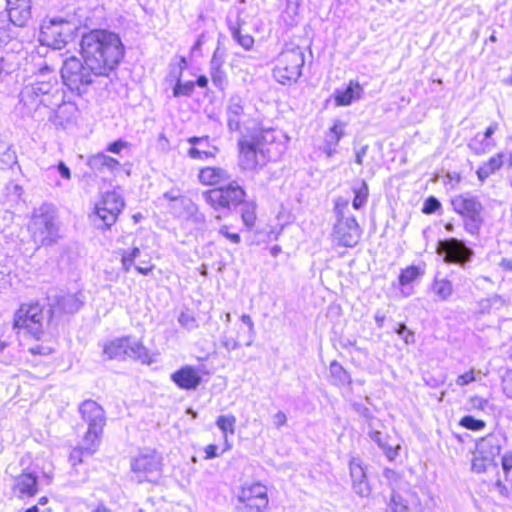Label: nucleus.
<instances>
[{
    "instance_id": "1",
    "label": "nucleus",
    "mask_w": 512,
    "mask_h": 512,
    "mask_svg": "<svg viewBox=\"0 0 512 512\" xmlns=\"http://www.w3.org/2000/svg\"><path fill=\"white\" fill-rule=\"evenodd\" d=\"M81 55L85 63L107 76L124 57V46L118 34L106 29H94L82 35Z\"/></svg>"
},
{
    "instance_id": "2",
    "label": "nucleus",
    "mask_w": 512,
    "mask_h": 512,
    "mask_svg": "<svg viewBox=\"0 0 512 512\" xmlns=\"http://www.w3.org/2000/svg\"><path fill=\"white\" fill-rule=\"evenodd\" d=\"M20 101L29 111L40 107L55 110L64 102V96L56 72L43 65L20 92Z\"/></svg>"
},
{
    "instance_id": "3",
    "label": "nucleus",
    "mask_w": 512,
    "mask_h": 512,
    "mask_svg": "<svg viewBox=\"0 0 512 512\" xmlns=\"http://www.w3.org/2000/svg\"><path fill=\"white\" fill-rule=\"evenodd\" d=\"M275 131L258 130L249 135H242L238 141L239 166L242 170H255L274 159Z\"/></svg>"
},
{
    "instance_id": "4",
    "label": "nucleus",
    "mask_w": 512,
    "mask_h": 512,
    "mask_svg": "<svg viewBox=\"0 0 512 512\" xmlns=\"http://www.w3.org/2000/svg\"><path fill=\"white\" fill-rule=\"evenodd\" d=\"M28 230L37 247L52 246L61 238L55 210L47 204L34 210Z\"/></svg>"
},
{
    "instance_id": "5",
    "label": "nucleus",
    "mask_w": 512,
    "mask_h": 512,
    "mask_svg": "<svg viewBox=\"0 0 512 512\" xmlns=\"http://www.w3.org/2000/svg\"><path fill=\"white\" fill-rule=\"evenodd\" d=\"M63 83L78 95H82L98 77H108L105 73L92 70L83 60L70 57L63 63L61 69Z\"/></svg>"
},
{
    "instance_id": "6",
    "label": "nucleus",
    "mask_w": 512,
    "mask_h": 512,
    "mask_svg": "<svg viewBox=\"0 0 512 512\" xmlns=\"http://www.w3.org/2000/svg\"><path fill=\"white\" fill-rule=\"evenodd\" d=\"M78 29L76 21L61 17L51 18L41 25L40 41L46 46L60 50L74 39Z\"/></svg>"
},
{
    "instance_id": "7",
    "label": "nucleus",
    "mask_w": 512,
    "mask_h": 512,
    "mask_svg": "<svg viewBox=\"0 0 512 512\" xmlns=\"http://www.w3.org/2000/svg\"><path fill=\"white\" fill-rule=\"evenodd\" d=\"M304 62V53L299 46L286 47L276 59L273 76L283 85L296 82L302 74Z\"/></svg>"
},
{
    "instance_id": "8",
    "label": "nucleus",
    "mask_w": 512,
    "mask_h": 512,
    "mask_svg": "<svg viewBox=\"0 0 512 512\" xmlns=\"http://www.w3.org/2000/svg\"><path fill=\"white\" fill-rule=\"evenodd\" d=\"M228 184L208 190L203 193L205 202L215 211L222 209L232 210L243 203L246 192L235 180L227 181Z\"/></svg>"
},
{
    "instance_id": "9",
    "label": "nucleus",
    "mask_w": 512,
    "mask_h": 512,
    "mask_svg": "<svg viewBox=\"0 0 512 512\" xmlns=\"http://www.w3.org/2000/svg\"><path fill=\"white\" fill-rule=\"evenodd\" d=\"M347 209V201L336 202L337 221L334 225L333 235L339 246L354 247L361 237V229L353 215H346L344 210Z\"/></svg>"
},
{
    "instance_id": "10",
    "label": "nucleus",
    "mask_w": 512,
    "mask_h": 512,
    "mask_svg": "<svg viewBox=\"0 0 512 512\" xmlns=\"http://www.w3.org/2000/svg\"><path fill=\"white\" fill-rule=\"evenodd\" d=\"M451 204L455 213H457L463 221L467 231L477 232L483 223L481 202L469 195H458L451 200Z\"/></svg>"
},
{
    "instance_id": "11",
    "label": "nucleus",
    "mask_w": 512,
    "mask_h": 512,
    "mask_svg": "<svg viewBox=\"0 0 512 512\" xmlns=\"http://www.w3.org/2000/svg\"><path fill=\"white\" fill-rule=\"evenodd\" d=\"M131 470L139 483L157 482L162 473L161 456L152 450L142 452L132 460Z\"/></svg>"
},
{
    "instance_id": "12",
    "label": "nucleus",
    "mask_w": 512,
    "mask_h": 512,
    "mask_svg": "<svg viewBox=\"0 0 512 512\" xmlns=\"http://www.w3.org/2000/svg\"><path fill=\"white\" fill-rule=\"evenodd\" d=\"M237 499L239 512H262L268 505L267 488L260 483L244 484Z\"/></svg>"
},
{
    "instance_id": "13",
    "label": "nucleus",
    "mask_w": 512,
    "mask_h": 512,
    "mask_svg": "<svg viewBox=\"0 0 512 512\" xmlns=\"http://www.w3.org/2000/svg\"><path fill=\"white\" fill-rule=\"evenodd\" d=\"M79 413L82 419L88 424L85 433V442L99 441L106 423L105 412L103 408L94 400L83 401L79 406Z\"/></svg>"
},
{
    "instance_id": "14",
    "label": "nucleus",
    "mask_w": 512,
    "mask_h": 512,
    "mask_svg": "<svg viewBox=\"0 0 512 512\" xmlns=\"http://www.w3.org/2000/svg\"><path fill=\"white\" fill-rule=\"evenodd\" d=\"M124 206L121 194L115 190L107 191L95 205V220L101 221L105 228H109L116 222Z\"/></svg>"
},
{
    "instance_id": "15",
    "label": "nucleus",
    "mask_w": 512,
    "mask_h": 512,
    "mask_svg": "<svg viewBox=\"0 0 512 512\" xmlns=\"http://www.w3.org/2000/svg\"><path fill=\"white\" fill-rule=\"evenodd\" d=\"M43 321V311L38 303L22 305L16 312L14 318V327L25 329L34 338L40 339Z\"/></svg>"
},
{
    "instance_id": "16",
    "label": "nucleus",
    "mask_w": 512,
    "mask_h": 512,
    "mask_svg": "<svg viewBox=\"0 0 512 512\" xmlns=\"http://www.w3.org/2000/svg\"><path fill=\"white\" fill-rule=\"evenodd\" d=\"M252 108L238 94L231 95L225 108L227 127L230 132H241V128L252 116Z\"/></svg>"
},
{
    "instance_id": "17",
    "label": "nucleus",
    "mask_w": 512,
    "mask_h": 512,
    "mask_svg": "<svg viewBox=\"0 0 512 512\" xmlns=\"http://www.w3.org/2000/svg\"><path fill=\"white\" fill-rule=\"evenodd\" d=\"M191 147L187 151V155L194 160H207L215 158L219 149L211 144L209 136L197 137L193 136L187 139Z\"/></svg>"
},
{
    "instance_id": "18",
    "label": "nucleus",
    "mask_w": 512,
    "mask_h": 512,
    "mask_svg": "<svg viewBox=\"0 0 512 512\" xmlns=\"http://www.w3.org/2000/svg\"><path fill=\"white\" fill-rule=\"evenodd\" d=\"M170 378L182 390H196L202 381L200 370L190 365H185L176 370Z\"/></svg>"
},
{
    "instance_id": "19",
    "label": "nucleus",
    "mask_w": 512,
    "mask_h": 512,
    "mask_svg": "<svg viewBox=\"0 0 512 512\" xmlns=\"http://www.w3.org/2000/svg\"><path fill=\"white\" fill-rule=\"evenodd\" d=\"M6 11L12 24L23 27L31 18V0H6Z\"/></svg>"
},
{
    "instance_id": "20",
    "label": "nucleus",
    "mask_w": 512,
    "mask_h": 512,
    "mask_svg": "<svg viewBox=\"0 0 512 512\" xmlns=\"http://www.w3.org/2000/svg\"><path fill=\"white\" fill-rule=\"evenodd\" d=\"M425 274L424 268L411 265L402 269L398 276V288L402 297H410L414 294L413 284L420 280Z\"/></svg>"
},
{
    "instance_id": "21",
    "label": "nucleus",
    "mask_w": 512,
    "mask_h": 512,
    "mask_svg": "<svg viewBox=\"0 0 512 512\" xmlns=\"http://www.w3.org/2000/svg\"><path fill=\"white\" fill-rule=\"evenodd\" d=\"M163 198L168 201V209L179 218H184L189 210L194 209V202L184 195H181L179 189H171L163 194Z\"/></svg>"
},
{
    "instance_id": "22",
    "label": "nucleus",
    "mask_w": 512,
    "mask_h": 512,
    "mask_svg": "<svg viewBox=\"0 0 512 512\" xmlns=\"http://www.w3.org/2000/svg\"><path fill=\"white\" fill-rule=\"evenodd\" d=\"M349 469L352 479V487L355 493L362 497L368 496L371 492V488L367 481V476L362 461L359 458L353 457L350 460Z\"/></svg>"
},
{
    "instance_id": "23",
    "label": "nucleus",
    "mask_w": 512,
    "mask_h": 512,
    "mask_svg": "<svg viewBox=\"0 0 512 512\" xmlns=\"http://www.w3.org/2000/svg\"><path fill=\"white\" fill-rule=\"evenodd\" d=\"M50 302V312L52 315L61 313H75L81 306L80 300L73 294H61L48 296Z\"/></svg>"
},
{
    "instance_id": "24",
    "label": "nucleus",
    "mask_w": 512,
    "mask_h": 512,
    "mask_svg": "<svg viewBox=\"0 0 512 512\" xmlns=\"http://www.w3.org/2000/svg\"><path fill=\"white\" fill-rule=\"evenodd\" d=\"M505 440L506 437L504 434L490 432L477 441L475 448L483 454L496 459L503 449Z\"/></svg>"
},
{
    "instance_id": "25",
    "label": "nucleus",
    "mask_w": 512,
    "mask_h": 512,
    "mask_svg": "<svg viewBox=\"0 0 512 512\" xmlns=\"http://www.w3.org/2000/svg\"><path fill=\"white\" fill-rule=\"evenodd\" d=\"M347 124L342 120H335L332 127L325 133L323 151L327 157H332L337 152V146L345 135Z\"/></svg>"
},
{
    "instance_id": "26",
    "label": "nucleus",
    "mask_w": 512,
    "mask_h": 512,
    "mask_svg": "<svg viewBox=\"0 0 512 512\" xmlns=\"http://www.w3.org/2000/svg\"><path fill=\"white\" fill-rule=\"evenodd\" d=\"M13 491L19 498L34 496L38 491L37 476L33 472L22 473L15 478Z\"/></svg>"
},
{
    "instance_id": "27",
    "label": "nucleus",
    "mask_w": 512,
    "mask_h": 512,
    "mask_svg": "<svg viewBox=\"0 0 512 512\" xmlns=\"http://www.w3.org/2000/svg\"><path fill=\"white\" fill-rule=\"evenodd\" d=\"M363 93L362 86L357 81L351 80L345 89L335 91V103L337 106H349L354 101L360 100Z\"/></svg>"
},
{
    "instance_id": "28",
    "label": "nucleus",
    "mask_w": 512,
    "mask_h": 512,
    "mask_svg": "<svg viewBox=\"0 0 512 512\" xmlns=\"http://www.w3.org/2000/svg\"><path fill=\"white\" fill-rule=\"evenodd\" d=\"M88 166L96 173L113 172L120 166V162L104 153H98L89 157Z\"/></svg>"
},
{
    "instance_id": "29",
    "label": "nucleus",
    "mask_w": 512,
    "mask_h": 512,
    "mask_svg": "<svg viewBox=\"0 0 512 512\" xmlns=\"http://www.w3.org/2000/svg\"><path fill=\"white\" fill-rule=\"evenodd\" d=\"M199 181L204 185L214 186L231 179L229 173L219 167H206L200 170Z\"/></svg>"
},
{
    "instance_id": "30",
    "label": "nucleus",
    "mask_w": 512,
    "mask_h": 512,
    "mask_svg": "<svg viewBox=\"0 0 512 512\" xmlns=\"http://www.w3.org/2000/svg\"><path fill=\"white\" fill-rule=\"evenodd\" d=\"M506 161V155L504 153H497L491 156L477 169V176L479 180L484 181L497 171H499Z\"/></svg>"
},
{
    "instance_id": "31",
    "label": "nucleus",
    "mask_w": 512,
    "mask_h": 512,
    "mask_svg": "<svg viewBox=\"0 0 512 512\" xmlns=\"http://www.w3.org/2000/svg\"><path fill=\"white\" fill-rule=\"evenodd\" d=\"M473 251L455 238H450V263L465 265L470 261Z\"/></svg>"
},
{
    "instance_id": "32",
    "label": "nucleus",
    "mask_w": 512,
    "mask_h": 512,
    "mask_svg": "<svg viewBox=\"0 0 512 512\" xmlns=\"http://www.w3.org/2000/svg\"><path fill=\"white\" fill-rule=\"evenodd\" d=\"M471 468L472 471L476 474H485L490 471L497 470L498 465L496 459L483 454L481 451L475 448Z\"/></svg>"
},
{
    "instance_id": "33",
    "label": "nucleus",
    "mask_w": 512,
    "mask_h": 512,
    "mask_svg": "<svg viewBox=\"0 0 512 512\" xmlns=\"http://www.w3.org/2000/svg\"><path fill=\"white\" fill-rule=\"evenodd\" d=\"M128 347H127V357L139 360L143 364L151 363V356L149 350L137 339L126 336Z\"/></svg>"
},
{
    "instance_id": "34",
    "label": "nucleus",
    "mask_w": 512,
    "mask_h": 512,
    "mask_svg": "<svg viewBox=\"0 0 512 512\" xmlns=\"http://www.w3.org/2000/svg\"><path fill=\"white\" fill-rule=\"evenodd\" d=\"M127 339L120 337L106 343L103 348V354L108 359H125L127 357Z\"/></svg>"
},
{
    "instance_id": "35",
    "label": "nucleus",
    "mask_w": 512,
    "mask_h": 512,
    "mask_svg": "<svg viewBox=\"0 0 512 512\" xmlns=\"http://www.w3.org/2000/svg\"><path fill=\"white\" fill-rule=\"evenodd\" d=\"M99 441H90L85 442V438L83 439V443L74 448L69 456V460L73 466H76L79 463H82L84 456H91L95 453L98 447Z\"/></svg>"
},
{
    "instance_id": "36",
    "label": "nucleus",
    "mask_w": 512,
    "mask_h": 512,
    "mask_svg": "<svg viewBox=\"0 0 512 512\" xmlns=\"http://www.w3.org/2000/svg\"><path fill=\"white\" fill-rule=\"evenodd\" d=\"M499 129L498 123L494 122L490 124L485 132L483 133V141L478 139V136L471 140L469 146L476 154H483L488 151L493 143L488 141V139Z\"/></svg>"
},
{
    "instance_id": "37",
    "label": "nucleus",
    "mask_w": 512,
    "mask_h": 512,
    "mask_svg": "<svg viewBox=\"0 0 512 512\" xmlns=\"http://www.w3.org/2000/svg\"><path fill=\"white\" fill-rule=\"evenodd\" d=\"M235 424L236 417L232 414L228 415H220L216 420L217 427L223 433L225 448L224 451H227L231 448V445L228 442V435H233L235 433Z\"/></svg>"
},
{
    "instance_id": "38",
    "label": "nucleus",
    "mask_w": 512,
    "mask_h": 512,
    "mask_svg": "<svg viewBox=\"0 0 512 512\" xmlns=\"http://www.w3.org/2000/svg\"><path fill=\"white\" fill-rule=\"evenodd\" d=\"M329 372L331 376V383L333 385L341 387L351 383L350 374L338 361L334 360L330 363Z\"/></svg>"
},
{
    "instance_id": "39",
    "label": "nucleus",
    "mask_w": 512,
    "mask_h": 512,
    "mask_svg": "<svg viewBox=\"0 0 512 512\" xmlns=\"http://www.w3.org/2000/svg\"><path fill=\"white\" fill-rule=\"evenodd\" d=\"M433 300L444 301L448 297V279L446 275L438 272L431 287Z\"/></svg>"
},
{
    "instance_id": "40",
    "label": "nucleus",
    "mask_w": 512,
    "mask_h": 512,
    "mask_svg": "<svg viewBox=\"0 0 512 512\" xmlns=\"http://www.w3.org/2000/svg\"><path fill=\"white\" fill-rule=\"evenodd\" d=\"M229 30L232 38L245 50H250L254 45V38L250 34H242L240 25L238 22L233 24L229 21Z\"/></svg>"
},
{
    "instance_id": "41",
    "label": "nucleus",
    "mask_w": 512,
    "mask_h": 512,
    "mask_svg": "<svg viewBox=\"0 0 512 512\" xmlns=\"http://www.w3.org/2000/svg\"><path fill=\"white\" fill-rule=\"evenodd\" d=\"M16 164V152L7 143L0 142V168L4 170L13 167Z\"/></svg>"
},
{
    "instance_id": "42",
    "label": "nucleus",
    "mask_w": 512,
    "mask_h": 512,
    "mask_svg": "<svg viewBox=\"0 0 512 512\" xmlns=\"http://www.w3.org/2000/svg\"><path fill=\"white\" fill-rule=\"evenodd\" d=\"M354 199L352 206L358 210L365 206L369 196L368 185L364 180H361L358 187H353Z\"/></svg>"
},
{
    "instance_id": "43",
    "label": "nucleus",
    "mask_w": 512,
    "mask_h": 512,
    "mask_svg": "<svg viewBox=\"0 0 512 512\" xmlns=\"http://www.w3.org/2000/svg\"><path fill=\"white\" fill-rule=\"evenodd\" d=\"M241 218L243 223L247 228H252L255 224L256 214H255V204L254 202H245L243 201Z\"/></svg>"
},
{
    "instance_id": "44",
    "label": "nucleus",
    "mask_w": 512,
    "mask_h": 512,
    "mask_svg": "<svg viewBox=\"0 0 512 512\" xmlns=\"http://www.w3.org/2000/svg\"><path fill=\"white\" fill-rule=\"evenodd\" d=\"M194 86H195L194 82L187 81L185 83H182L180 78H178L177 82L173 88V96L174 97L190 96L194 90Z\"/></svg>"
},
{
    "instance_id": "45",
    "label": "nucleus",
    "mask_w": 512,
    "mask_h": 512,
    "mask_svg": "<svg viewBox=\"0 0 512 512\" xmlns=\"http://www.w3.org/2000/svg\"><path fill=\"white\" fill-rule=\"evenodd\" d=\"M460 425L471 431H480L485 428L486 423L481 419H476L472 416H464L460 420Z\"/></svg>"
},
{
    "instance_id": "46",
    "label": "nucleus",
    "mask_w": 512,
    "mask_h": 512,
    "mask_svg": "<svg viewBox=\"0 0 512 512\" xmlns=\"http://www.w3.org/2000/svg\"><path fill=\"white\" fill-rule=\"evenodd\" d=\"M401 449L400 443H394V441L387 440V442L381 447V450L389 461H393L399 455Z\"/></svg>"
},
{
    "instance_id": "47",
    "label": "nucleus",
    "mask_w": 512,
    "mask_h": 512,
    "mask_svg": "<svg viewBox=\"0 0 512 512\" xmlns=\"http://www.w3.org/2000/svg\"><path fill=\"white\" fill-rule=\"evenodd\" d=\"M368 435L370 439L374 441L380 449L387 442V440H390V437L387 434H384L381 431L374 429L372 421L369 423Z\"/></svg>"
},
{
    "instance_id": "48",
    "label": "nucleus",
    "mask_w": 512,
    "mask_h": 512,
    "mask_svg": "<svg viewBox=\"0 0 512 512\" xmlns=\"http://www.w3.org/2000/svg\"><path fill=\"white\" fill-rule=\"evenodd\" d=\"M389 512H408V507L402 497L393 493L389 503Z\"/></svg>"
},
{
    "instance_id": "49",
    "label": "nucleus",
    "mask_w": 512,
    "mask_h": 512,
    "mask_svg": "<svg viewBox=\"0 0 512 512\" xmlns=\"http://www.w3.org/2000/svg\"><path fill=\"white\" fill-rule=\"evenodd\" d=\"M178 322L187 330H193L198 326L195 317L189 312H181L178 317Z\"/></svg>"
},
{
    "instance_id": "50",
    "label": "nucleus",
    "mask_w": 512,
    "mask_h": 512,
    "mask_svg": "<svg viewBox=\"0 0 512 512\" xmlns=\"http://www.w3.org/2000/svg\"><path fill=\"white\" fill-rule=\"evenodd\" d=\"M241 321L248 327V336H247V341L245 342V345L247 347H249L252 345L254 338H255L254 322H253L252 318L247 314H243L241 316Z\"/></svg>"
},
{
    "instance_id": "51",
    "label": "nucleus",
    "mask_w": 512,
    "mask_h": 512,
    "mask_svg": "<svg viewBox=\"0 0 512 512\" xmlns=\"http://www.w3.org/2000/svg\"><path fill=\"white\" fill-rule=\"evenodd\" d=\"M188 221H191L195 225H203L205 223V215L201 212H199L198 207L194 203V209L189 210L187 212L186 216L183 218Z\"/></svg>"
},
{
    "instance_id": "52",
    "label": "nucleus",
    "mask_w": 512,
    "mask_h": 512,
    "mask_svg": "<svg viewBox=\"0 0 512 512\" xmlns=\"http://www.w3.org/2000/svg\"><path fill=\"white\" fill-rule=\"evenodd\" d=\"M501 467L505 476V479L508 480L510 473L512 471V450L505 452L501 457Z\"/></svg>"
},
{
    "instance_id": "53",
    "label": "nucleus",
    "mask_w": 512,
    "mask_h": 512,
    "mask_svg": "<svg viewBox=\"0 0 512 512\" xmlns=\"http://www.w3.org/2000/svg\"><path fill=\"white\" fill-rule=\"evenodd\" d=\"M119 254L121 256L122 270L125 273H128L130 271L131 267L134 266V262L136 259H134V257H132L130 255V253H128V250H126V249H121L119 251Z\"/></svg>"
},
{
    "instance_id": "54",
    "label": "nucleus",
    "mask_w": 512,
    "mask_h": 512,
    "mask_svg": "<svg viewBox=\"0 0 512 512\" xmlns=\"http://www.w3.org/2000/svg\"><path fill=\"white\" fill-rule=\"evenodd\" d=\"M440 206V202L435 197L431 196L425 200L422 207V212L424 214H432L435 213L440 208Z\"/></svg>"
},
{
    "instance_id": "55",
    "label": "nucleus",
    "mask_w": 512,
    "mask_h": 512,
    "mask_svg": "<svg viewBox=\"0 0 512 512\" xmlns=\"http://www.w3.org/2000/svg\"><path fill=\"white\" fill-rule=\"evenodd\" d=\"M213 84L223 90L226 85V74L222 69L210 72Z\"/></svg>"
},
{
    "instance_id": "56",
    "label": "nucleus",
    "mask_w": 512,
    "mask_h": 512,
    "mask_svg": "<svg viewBox=\"0 0 512 512\" xmlns=\"http://www.w3.org/2000/svg\"><path fill=\"white\" fill-rule=\"evenodd\" d=\"M220 343L228 352L236 350L240 346L239 342L235 338L227 335L226 333L221 336Z\"/></svg>"
},
{
    "instance_id": "57",
    "label": "nucleus",
    "mask_w": 512,
    "mask_h": 512,
    "mask_svg": "<svg viewBox=\"0 0 512 512\" xmlns=\"http://www.w3.org/2000/svg\"><path fill=\"white\" fill-rule=\"evenodd\" d=\"M396 333L404 340L406 344H410L415 341L414 333L410 331L403 323L398 325Z\"/></svg>"
},
{
    "instance_id": "58",
    "label": "nucleus",
    "mask_w": 512,
    "mask_h": 512,
    "mask_svg": "<svg viewBox=\"0 0 512 512\" xmlns=\"http://www.w3.org/2000/svg\"><path fill=\"white\" fill-rule=\"evenodd\" d=\"M506 481L508 483L500 479H497L495 485L503 496L512 498V479L510 481Z\"/></svg>"
},
{
    "instance_id": "59",
    "label": "nucleus",
    "mask_w": 512,
    "mask_h": 512,
    "mask_svg": "<svg viewBox=\"0 0 512 512\" xmlns=\"http://www.w3.org/2000/svg\"><path fill=\"white\" fill-rule=\"evenodd\" d=\"M219 234L227 238L230 242L234 244H239L241 241V237L238 233H232L229 231V226L223 225L219 228Z\"/></svg>"
},
{
    "instance_id": "60",
    "label": "nucleus",
    "mask_w": 512,
    "mask_h": 512,
    "mask_svg": "<svg viewBox=\"0 0 512 512\" xmlns=\"http://www.w3.org/2000/svg\"><path fill=\"white\" fill-rule=\"evenodd\" d=\"M475 380L474 370L468 369L463 374L459 375L456 379V383L459 386H465Z\"/></svg>"
},
{
    "instance_id": "61",
    "label": "nucleus",
    "mask_w": 512,
    "mask_h": 512,
    "mask_svg": "<svg viewBox=\"0 0 512 512\" xmlns=\"http://www.w3.org/2000/svg\"><path fill=\"white\" fill-rule=\"evenodd\" d=\"M437 254L440 256L444 263H448V240H439L437 243Z\"/></svg>"
},
{
    "instance_id": "62",
    "label": "nucleus",
    "mask_w": 512,
    "mask_h": 512,
    "mask_svg": "<svg viewBox=\"0 0 512 512\" xmlns=\"http://www.w3.org/2000/svg\"><path fill=\"white\" fill-rule=\"evenodd\" d=\"M128 145H129L128 142L119 139V140H116V141L110 143L107 146L106 150L108 152H111V153H114V154H119L121 152V150L126 148Z\"/></svg>"
},
{
    "instance_id": "63",
    "label": "nucleus",
    "mask_w": 512,
    "mask_h": 512,
    "mask_svg": "<svg viewBox=\"0 0 512 512\" xmlns=\"http://www.w3.org/2000/svg\"><path fill=\"white\" fill-rule=\"evenodd\" d=\"M383 476L393 488L397 487L399 475L396 471H394L393 469L386 468L383 471Z\"/></svg>"
},
{
    "instance_id": "64",
    "label": "nucleus",
    "mask_w": 512,
    "mask_h": 512,
    "mask_svg": "<svg viewBox=\"0 0 512 512\" xmlns=\"http://www.w3.org/2000/svg\"><path fill=\"white\" fill-rule=\"evenodd\" d=\"M6 191H7L8 195L14 196L15 198L18 199V198H20V196L23 192V188L15 182H9L6 185Z\"/></svg>"
}]
</instances>
